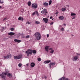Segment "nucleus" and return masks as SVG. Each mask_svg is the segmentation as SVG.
Returning a JSON list of instances; mask_svg holds the SVG:
<instances>
[{"label": "nucleus", "mask_w": 80, "mask_h": 80, "mask_svg": "<svg viewBox=\"0 0 80 80\" xmlns=\"http://www.w3.org/2000/svg\"><path fill=\"white\" fill-rule=\"evenodd\" d=\"M7 75V77L9 78H11L12 77V74L10 73H8L7 74V73L5 72H3L2 74H0V76H1L2 78H3L4 79H5V77L6 75Z\"/></svg>", "instance_id": "f257e3e1"}, {"label": "nucleus", "mask_w": 80, "mask_h": 80, "mask_svg": "<svg viewBox=\"0 0 80 80\" xmlns=\"http://www.w3.org/2000/svg\"><path fill=\"white\" fill-rule=\"evenodd\" d=\"M34 35H35L36 37V39L38 40H39L41 38V35H40V34L39 32L35 33Z\"/></svg>", "instance_id": "f03ea898"}, {"label": "nucleus", "mask_w": 80, "mask_h": 80, "mask_svg": "<svg viewBox=\"0 0 80 80\" xmlns=\"http://www.w3.org/2000/svg\"><path fill=\"white\" fill-rule=\"evenodd\" d=\"M26 53L27 54V56L29 57V55L32 54V50L29 49L26 51Z\"/></svg>", "instance_id": "7ed1b4c3"}, {"label": "nucleus", "mask_w": 80, "mask_h": 80, "mask_svg": "<svg viewBox=\"0 0 80 80\" xmlns=\"http://www.w3.org/2000/svg\"><path fill=\"white\" fill-rule=\"evenodd\" d=\"M14 58L15 59H20L21 58H22V54H20L19 55H18V56H14Z\"/></svg>", "instance_id": "20e7f679"}, {"label": "nucleus", "mask_w": 80, "mask_h": 80, "mask_svg": "<svg viewBox=\"0 0 80 80\" xmlns=\"http://www.w3.org/2000/svg\"><path fill=\"white\" fill-rule=\"evenodd\" d=\"M38 5L36 3H33L32 4V8H34V9H36L37 8V6Z\"/></svg>", "instance_id": "39448f33"}, {"label": "nucleus", "mask_w": 80, "mask_h": 80, "mask_svg": "<svg viewBox=\"0 0 80 80\" xmlns=\"http://www.w3.org/2000/svg\"><path fill=\"white\" fill-rule=\"evenodd\" d=\"M12 57V56L11 54H8L6 56L4 57V59H7V58H10Z\"/></svg>", "instance_id": "423d86ee"}, {"label": "nucleus", "mask_w": 80, "mask_h": 80, "mask_svg": "<svg viewBox=\"0 0 80 80\" xmlns=\"http://www.w3.org/2000/svg\"><path fill=\"white\" fill-rule=\"evenodd\" d=\"M55 65V62H51L49 64V67L50 68H52V66L53 65Z\"/></svg>", "instance_id": "0eeeda50"}, {"label": "nucleus", "mask_w": 80, "mask_h": 80, "mask_svg": "<svg viewBox=\"0 0 80 80\" xmlns=\"http://www.w3.org/2000/svg\"><path fill=\"white\" fill-rule=\"evenodd\" d=\"M43 14V13H45L46 14V13H48V12H47V10L46 9H44L43 11H42L41 12Z\"/></svg>", "instance_id": "6e6552de"}, {"label": "nucleus", "mask_w": 80, "mask_h": 80, "mask_svg": "<svg viewBox=\"0 0 80 80\" xmlns=\"http://www.w3.org/2000/svg\"><path fill=\"white\" fill-rule=\"evenodd\" d=\"M78 60V56H76L73 57L72 58V60L73 61H77Z\"/></svg>", "instance_id": "1a4fd4ad"}, {"label": "nucleus", "mask_w": 80, "mask_h": 80, "mask_svg": "<svg viewBox=\"0 0 80 80\" xmlns=\"http://www.w3.org/2000/svg\"><path fill=\"white\" fill-rule=\"evenodd\" d=\"M43 20L45 23H47L48 22V18H43Z\"/></svg>", "instance_id": "9d476101"}, {"label": "nucleus", "mask_w": 80, "mask_h": 80, "mask_svg": "<svg viewBox=\"0 0 80 80\" xmlns=\"http://www.w3.org/2000/svg\"><path fill=\"white\" fill-rule=\"evenodd\" d=\"M50 47V46H47L45 47V50L47 52H48V48Z\"/></svg>", "instance_id": "9b49d317"}, {"label": "nucleus", "mask_w": 80, "mask_h": 80, "mask_svg": "<svg viewBox=\"0 0 80 80\" xmlns=\"http://www.w3.org/2000/svg\"><path fill=\"white\" fill-rule=\"evenodd\" d=\"M14 41L15 42H17V43H20V42H21V40H18L17 39H15L14 40Z\"/></svg>", "instance_id": "f8f14e48"}, {"label": "nucleus", "mask_w": 80, "mask_h": 80, "mask_svg": "<svg viewBox=\"0 0 80 80\" xmlns=\"http://www.w3.org/2000/svg\"><path fill=\"white\" fill-rule=\"evenodd\" d=\"M43 5H44V7H48V3L44 2L43 3Z\"/></svg>", "instance_id": "ddd939ff"}, {"label": "nucleus", "mask_w": 80, "mask_h": 80, "mask_svg": "<svg viewBox=\"0 0 80 80\" xmlns=\"http://www.w3.org/2000/svg\"><path fill=\"white\" fill-rule=\"evenodd\" d=\"M8 35H10V36H12L13 35H14L15 34V33L11 32L8 33Z\"/></svg>", "instance_id": "4468645a"}, {"label": "nucleus", "mask_w": 80, "mask_h": 80, "mask_svg": "<svg viewBox=\"0 0 80 80\" xmlns=\"http://www.w3.org/2000/svg\"><path fill=\"white\" fill-rule=\"evenodd\" d=\"M49 50H50V53H53L54 52V50L52 49V48H49Z\"/></svg>", "instance_id": "2eb2a0df"}, {"label": "nucleus", "mask_w": 80, "mask_h": 80, "mask_svg": "<svg viewBox=\"0 0 80 80\" xmlns=\"http://www.w3.org/2000/svg\"><path fill=\"white\" fill-rule=\"evenodd\" d=\"M35 65V63H34V62H32L31 63V67H34Z\"/></svg>", "instance_id": "dca6fc26"}, {"label": "nucleus", "mask_w": 80, "mask_h": 80, "mask_svg": "<svg viewBox=\"0 0 80 80\" xmlns=\"http://www.w3.org/2000/svg\"><path fill=\"white\" fill-rule=\"evenodd\" d=\"M51 62V60H47L46 61H45L44 62V63H50V62Z\"/></svg>", "instance_id": "f3484780"}, {"label": "nucleus", "mask_w": 80, "mask_h": 80, "mask_svg": "<svg viewBox=\"0 0 80 80\" xmlns=\"http://www.w3.org/2000/svg\"><path fill=\"white\" fill-rule=\"evenodd\" d=\"M21 20L22 21H23V17H19L18 18V20H21Z\"/></svg>", "instance_id": "a211bd4d"}, {"label": "nucleus", "mask_w": 80, "mask_h": 80, "mask_svg": "<svg viewBox=\"0 0 80 80\" xmlns=\"http://www.w3.org/2000/svg\"><path fill=\"white\" fill-rule=\"evenodd\" d=\"M28 5L29 7H30L31 5V2L30 1H29L28 3Z\"/></svg>", "instance_id": "6ab92c4d"}, {"label": "nucleus", "mask_w": 80, "mask_h": 80, "mask_svg": "<svg viewBox=\"0 0 80 80\" xmlns=\"http://www.w3.org/2000/svg\"><path fill=\"white\" fill-rule=\"evenodd\" d=\"M21 12H22V13H24V9L23 8H22L20 10Z\"/></svg>", "instance_id": "aec40b11"}, {"label": "nucleus", "mask_w": 80, "mask_h": 80, "mask_svg": "<svg viewBox=\"0 0 80 80\" xmlns=\"http://www.w3.org/2000/svg\"><path fill=\"white\" fill-rule=\"evenodd\" d=\"M66 10V8H63L62 9V12H65Z\"/></svg>", "instance_id": "412c9836"}, {"label": "nucleus", "mask_w": 80, "mask_h": 80, "mask_svg": "<svg viewBox=\"0 0 80 80\" xmlns=\"http://www.w3.org/2000/svg\"><path fill=\"white\" fill-rule=\"evenodd\" d=\"M59 18L60 19V20H63V19L64 18L63 16H61L59 17Z\"/></svg>", "instance_id": "4be33fe9"}, {"label": "nucleus", "mask_w": 80, "mask_h": 80, "mask_svg": "<svg viewBox=\"0 0 80 80\" xmlns=\"http://www.w3.org/2000/svg\"><path fill=\"white\" fill-rule=\"evenodd\" d=\"M71 15V16H74V15H76V14L72 12Z\"/></svg>", "instance_id": "5701e85b"}, {"label": "nucleus", "mask_w": 80, "mask_h": 80, "mask_svg": "<svg viewBox=\"0 0 80 80\" xmlns=\"http://www.w3.org/2000/svg\"><path fill=\"white\" fill-rule=\"evenodd\" d=\"M33 53H37V51L35 50H32V52Z\"/></svg>", "instance_id": "b1692460"}, {"label": "nucleus", "mask_w": 80, "mask_h": 80, "mask_svg": "<svg viewBox=\"0 0 80 80\" xmlns=\"http://www.w3.org/2000/svg\"><path fill=\"white\" fill-rule=\"evenodd\" d=\"M35 23L36 24H40V22L38 21H36L35 22Z\"/></svg>", "instance_id": "393cba45"}, {"label": "nucleus", "mask_w": 80, "mask_h": 80, "mask_svg": "<svg viewBox=\"0 0 80 80\" xmlns=\"http://www.w3.org/2000/svg\"><path fill=\"white\" fill-rule=\"evenodd\" d=\"M52 2V0H50V1H49V5H51Z\"/></svg>", "instance_id": "a878e982"}, {"label": "nucleus", "mask_w": 80, "mask_h": 80, "mask_svg": "<svg viewBox=\"0 0 80 80\" xmlns=\"http://www.w3.org/2000/svg\"><path fill=\"white\" fill-rule=\"evenodd\" d=\"M38 62H40L42 60V59L40 58H38Z\"/></svg>", "instance_id": "bb28decb"}, {"label": "nucleus", "mask_w": 80, "mask_h": 80, "mask_svg": "<svg viewBox=\"0 0 80 80\" xmlns=\"http://www.w3.org/2000/svg\"><path fill=\"white\" fill-rule=\"evenodd\" d=\"M22 64L20 63L18 64V66L19 67H22Z\"/></svg>", "instance_id": "cd10ccee"}, {"label": "nucleus", "mask_w": 80, "mask_h": 80, "mask_svg": "<svg viewBox=\"0 0 80 80\" xmlns=\"http://www.w3.org/2000/svg\"><path fill=\"white\" fill-rule=\"evenodd\" d=\"M29 37H30L29 35H27L26 37V38H29Z\"/></svg>", "instance_id": "c85d7f7f"}, {"label": "nucleus", "mask_w": 80, "mask_h": 80, "mask_svg": "<svg viewBox=\"0 0 80 80\" xmlns=\"http://www.w3.org/2000/svg\"><path fill=\"white\" fill-rule=\"evenodd\" d=\"M35 13L36 14H37V15H38V12H37V11H35Z\"/></svg>", "instance_id": "c756f323"}, {"label": "nucleus", "mask_w": 80, "mask_h": 80, "mask_svg": "<svg viewBox=\"0 0 80 80\" xmlns=\"http://www.w3.org/2000/svg\"><path fill=\"white\" fill-rule=\"evenodd\" d=\"M10 30L11 31H13L14 30V29L13 28H11Z\"/></svg>", "instance_id": "7c9ffc66"}, {"label": "nucleus", "mask_w": 80, "mask_h": 80, "mask_svg": "<svg viewBox=\"0 0 80 80\" xmlns=\"http://www.w3.org/2000/svg\"><path fill=\"white\" fill-rule=\"evenodd\" d=\"M61 31H62V32H63V31H64V28H61Z\"/></svg>", "instance_id": "2f4dec72"}, {"label": "nucleus", "mask_w": 80, "mask_h": 80, "mask_svg": "<svg viewBox=\"0 0 80 80\" xmlns=\"http://www.w3.org/2000/svg\"><path fill=\"white\" fill-rule=\"evenodd\" d=\"M75 18V16L73 17V18H72V20H73Z\"/></svg>", "instance_id": "473e14b6"}, {"label": "nucleus", "mask_w": 80, "mask_h": 80, "mask_svg": "<svg viewBox=\"0 0 80 80\" xmlns=\"http://www.w3.org/2000/svg\"><path fill=\"white\" fill-rule=\"evenodd\" d=\"M50 25H53V22H52L50 23Z\"/></svg>", "instance_id": "72a5a7b5"}, {"label": "nucleus", "mask_w": 80, "mask_h": 80, "mask_svg": "<svg viewBox=\"0 0 80 80\" xmlns=\"http://www.w3.org/2000/svg\"><path fill=\"white\" fill-rule=\"evenodd\" d=\"M6 19H7L6 18H4V19H3V21H4V20H6Z\"/></svg>", "instance_id": "f704fd0d"}, {"label": "nucleus", "mask_w": 80, "mask_h": 80, "mask_svg": "<svg viewBox=\"0 0 80 80\" xmlns=\"http://www.w3.org/2000/svg\"><path fill=\"white\" fill-rule=\"evenodd\" d=\"M45 78V79H47V77L46 76H44V79Z\"/></svg>", "instance_id": "c9c22d12"}, {"label": "nucleus", "mask_w": 80, "mask_h": 80, "mask_svg": "<svg viewBox=\"0 0 80 80\" xmlns=\"http://www.w3.org/2000/svg\"><path fill=\"white\" fill-rule=\"evenodd\" d=\"M30 24V22H28V25H29V24Z\"/></svg>", "instance_id": "e433bc0d"}, {"label": "nucleus", "mask_w": 80, "mask_h": 80, "mask_svg": "<svg viewBox=\"0 0 80 80\" xmlns=\"http://www.w3.org/2000/svg\"><path fill=\"white\" fill-rule=\"evenodd\" d=\"M35 12H34V13H32V15H35Z\"/></svg>", "instance_id": "4c0bfd02"}, {"label": "nucleus", "mask_w": 80, "mask_h": 80, "mask_svg": "<svg viewBox=\"0 0 80 80\" xmlns=\"http://www.w3.org/2000/svg\"><path fill=\"white\" fill-rule=\"evenodd\" d=\"M50 19H52V18H53L52 17V16H51L50 17Z\"/></svg>", "instance_id": "58836bf2"}, {"label": "nucleus", "mask_w": 80, "mask_h": 80, "mask_svg": "<svg viewBox=\"0 0 80 80\" xmlns=\"http://www.w3.org/2000/svg\"><path fill=\"white\" fill-rule=\"evenodd\" d=\"M65 80H69L68 78H66Z\"/></svg>", "instance_id": "ea45409f"}, {"label": "nucleus", "mask_w": 80, "mask_h": 80, "mask_svg": "<svg viewBox=\"0 0 80 80\" xmlns=\"http://www.w3.org/2000/svg\"><path fill=\"white\" fill-rule=\"evenodd\" d=\"M47 37L48 38L49 37V35L48 34H47Z\"/></svg>", "instance_id": "a19ab883"}, {"label": "nucleus", "mask_w": 80, "mask_h": 80, "mask_svg": "<svg viewBox=\"0 0 80 80\" xmlns=\"http://www.w3.org/2000/svg\"><path fill=\"white\" fill-rule=\"evenodd\" d=\"M1 3H3V2L2 1V2H1Z\"/></svg>", "instance_id": "79ce46f5"}, {"label": "nucleus", "mask_w": 80, "mask_h": 80, "mask_svg": "<svg viewBox=\"0 0 80 80\" xmlns=\"http://www.w3.org/2000/svg\"><path fill=\"white\" fill-rule=\"evenodd\" d=\"M63 25L64 26H66V24H64Z\"/></svg>", "instance_id": "37998d69"}, {"label": "nucleus", "mask_w": 80, "mask_h": 80, "mask_svg": "<svg viewBox=\"0 0 80 80\" xmlns=\"http://www.w3.org/2000/svg\"><path fill=\"white\" fill-rule=\"evenodd\" d=\"M77 55H80V54L77 53Z\"/></svg>", "instance_id": "c03bdc74"}, {"label": "nucleus", "mask_w": 80, "mask_h": 80, "mask_svg": "<svg viewBox=\"0 0 80 80\" xmlns=\"http://www.w3.org/2000/svg\"><path fill=\"white\" fill-rule=\"evenodd\" d=\"M26 65H27V66H28V64H26Z\"/></svg>", "instance_id": "a18cd8bd"}, {"label": "nucleus", "mask_w": 80, "mask_h": 80, "mask_svg": "<svg viewBox=\"0 0 80 80\" xmlns=\"http://www.w3.org/2000/svg\"><path fill=\"white\" fill-rule=\"evenodd\" d=\"M42 79H44V77H42Z\"/></svg>", "instance_id": "49530a36"}, {"label": "nucleus", "mask_w": 80, "mask_h": 80, "mask_svg": "<svg viewBox=\"0 0 80 80\" xmlns=\"http://www.w3.org/2000/svg\"><path fill=\"white\" fill-rule=\"evenodd\" d=\"M0 8H2V6H0Z\"/></svg>", "instance_id": "de8ad7c7"}, {"label": "nucleus", "mask_w": 80, "mask_h": 80, "mask_svg": "<svg viewBox=\"0 0 80 80\" xmlns=\"http://www.w3.org/2000/svg\"><path fill=\"white\" fill-rule=\"evenodd\" d=\"M1 2H2V1L0 0V3H1Z\"/></svg>", "instance_id": "09e8293b"}, {"label": "nucleus", "mask_w": 80, "mask_h": 80, "mask_svg": "<svg viewBox=\"0 0 80 80\" xmlns=\"http://www.w3.org/2000/svg\"><path fill=\"white\" fill-rule=\"evenodd\" d=\"M56 13L57 14H58V12H57Z\"/></svg>", "instance_id": "8fccbe9b"}, {"label": "nucleus", "mask_w": 80, "mask_h": 80, "mask_svg": "<svg viewBox=\"0 0 80 80\" xmlns=\"http://www.w3.org/2000/svg\"><path fill=\"white\" fill-rule=\"evenodd\" d=\"M52 20H53V19H52Z\"/></svg>", "instance_id": "3c124183"}, {"label": "nucleus", "mask_w": 80, "mask_h": 80, "mask_svg": "<svg viewBox=\"0 0 80 80\" xmlns=\"http://www.w3.org/2000/svg\"><path fill=\"white\" fill-rule=\"evenodd\" d=\"M43 9V8H42V9Z\"/></svg>", "instance_id": "603ef678"}, {"label": "nucleus", "mask_w": 80, "mask_h": 80, "mask_svg": "<svg viewBox=\"0 0 80 80\" xmlns=\"http://www.w3.org/2000/svg\"><path fill=\"white\" fill-rule=\"evenodd\" d=\"M18 0H16L17 1H18Z\"/></svg>", "instance_id": "864d4df0"}, {"label": "nucleus", "mask_w": 80, "mask_h": 80, "mask_svg": "<svg viewBox=\"0 0 80 80\" xmlns=\"http://www.w3.org/2000/svg\"><path fill=\"white\" fill-rule=\"evenodd\" d=\"M27 22H26V24H27Z\"/></svg>", "instance_id": "5fc2aeb1"}, {"label": "nucleus", "mask_w": 80, "mask_h": 80, "mask_svg": "<svg viewBox=\"0 0 80 80\" xmlns=\"http://www.w3.org/2000/svg\"><path fill=\"white\" fill-rule=\"evenodd\" d=\"M27 80H28V79H27Z\"/></svg>", "instance_id": "6e6d98bb"}]
</instances>
